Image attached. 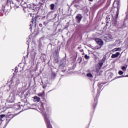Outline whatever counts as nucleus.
Here are the masks:
<instances>
[{
    "label": "nucleus",
    "mask_w": 128,
    "mask_h": 128,
    "mask_svg": "<svg viewBox=\"0 0 128 128\" xmlns=\"http://www.w3.org/2000/svg\"><path fill=\"white\" fill-rule=\"evenodd\" d=\"M82 14H78L76 16V20L78 22V23L80 22V20H82Z\"/></svg>",
    "instance_id": "39448f33"
},
{
    "label": "nucleus",
    "mask_w": 128,
    "mask_h": 128,
    "mask_svg": "<svg viewBox=\"0 0 128 128\" xmlns=\"http://www.w3.org/2000/svg\"><path fill=\"white\" fill-rule=\"evenodd\" d=\"M54 4H50V10H54Z\"/></svg>",
    "instance_id": "9b49d317"
},
{
    "label": "nucleus",
    "mask_w": 128,
    "mask_h": 128,
    "mask_svg": "<svg viewBox=\"0 0 128 128\" xmlns=\"http://www.w3.org/2000/svg\"><path fill=\"white\" fill-rule=\"evenodd\" d=\"M87 76H88L89 78H92V74L90 73H88L86 74Z\"/></svg>",
    "instance_id": "4468645a"
},
{
    "label": "nucleus",
    "mask_w": 128,
    "mask_h": 128,
    "mask_svg": "<svg viewBox=\"0 0 128 128\" xmlns=\"http://www.w3.org/2000/svg\"><path fill=\"white\" fill-rule=\"evenodd\" d=\"M40 98H38V96H34L33 97V101L34 102H40Z\"/></svg>",
    "instance_id": "20e7f679"
},
{
    "label": "nucleus",
    "mask_w": 128,
    "mask_h": 128,
    "mask_svg": "<svg viewBox=\"0 0 128 128\" xmlns=\"http://www.w3.org/2000/svg\"><path fill=\"white\" fill-rule=\"evenodd\" d=\"M120 54V52H116V54H112L111 58H118Z\"/></svg>",
    "instance_id": "0eeeda50"
},
{
    "label": "nucleus",
    "mask_w": 128,
    "mask_h": 128,
    "mask_svg": "<svg viewBox=\"0 0 128 128\" xmlns=\"http://www.w3.org/2000/svg\"><path fill=\"white\" fill-rule=\"evenodd\" d=\"M94 0H89V2H92Z\"/></svg>",
    "instance_id": "aec40b11"
},
{
    "label": "nucleus",
    "mask_w": 128,
    "mask_h": 128,
    "mask_svg": "<svg viewBox=\"0 0 128 128\" xmlns=\"http://www.w3.org/2000/svg\"><path fill=\"white\" fill-rule=\"evenodd\" d=\"M19 106L20 108V106Z\"/></svg>",
    "instance_id": "393cba45"
},
{
    "label": "nucleus",
    "mask_w": 128,
    "mask_h": 128,
    "mask_svg": "<svg viewBox=\"0 0 128 128\" xmlns=\"http://www.w3.org/2000/svg\"><path fill=\"white\" fill-rule=\"evenodd\" d=\"M38 96H42V98L44 96V93L40 92V93H38Z\"/></svg>",
    "instance_id": "2eb2a0df"
},
{
    "label": "nucleus",
    "mask_w": 128,
    "mask_h": 128,
    "mask_svg": "<svg viewBox=\"0 0 128 128\" xmlns=\"http://www.w3.org/2000/svg\"><path fill=\"white\" fill-rule=\"evenodd\" d=\"M122 70H124V72H126V66H123L122 68Z\"/></svg>",
    "instance_id": "a211bd4d"
},
{
    "label": "nucleus",
    "mask_w": 128,
    "mask_h": 128,
    "mask_svg": "<svg viewBox=\"0 0 128 128\" xmlns=\"http://www.w3.org/2000/svg\"><path fill=\"white\" fill-rule=\"evenodd\" d=\"M96 42L100 46H102L103 43H102V39L100 38H96Z\"/></svg>",
    "instance_id": "423d86ee"
},
{
    "label": "nucleus",
    "mask_w": 128,
    "mask_h": 128,
    "mask_svg": "<svg viewBox=\"0 0 128 128\" xmlns=\"http://www.w3.org/2000/svg\"><path fill=\"white\" fill-rule=\"evenodd\" d=\"M118 74H120V76H122V74H124V72L122 70H120L118 72Z\"/></svg>",
    "instance_id": "f3484780"
},
{
    "label": "nucleus",
    "mask_w": 128,
    "mask_h": 128,
    "mask_svg": "<svg viewBox=\"0 0 128 128\" xmlns=\"http://www.w3.org/2000/svg\"><path fill=\"white\" fill-rule=\"evenodd\" d=\"M84 58L86 60H88V58H90V56H88L87 54H86L84 56Z\"/></svg>",
    "instance_id": "dca6fc26"
},
{
    "label": "nucleus",
    "mask_w": 128,
    "mask_h": 128,
    "mask_svg": "<svg viewBox=\"0 0 128 128\" xmlns=\"http://www.w3.org/2000/svg\"><path fill=\"white\" fill-rule=\"evenodd\" d=\"M32 24H36V17H35L34 19H32Z\"/></svg>",
    "instance_id": "9d476101"
},
{
    "label": "nucleus",
    "mask_w": 128,
    "mask_h": 128,
    "mask_svg": "<svg viewBox=\"0 0 128 128\" xmlns=\"http://www.w3.org/2000/svg\"><path fill=\"white\" fill-rule=\"evenodd\" d=\"M14 100H16V94L11 93L8 99V102H14Z\"/></svg>",
    "instance_id": "7ed1b4c3"
},
{
    "label": "nucleus",
    "mask_w": 128,
    "mask_h": 128,
    "mask_svg": "<svg viewBox=\"0 0 128 128\" xmlns=\"http://www.w3.org/2000/svg\"><path fill=\"white\" fill-rule=\"evenodd\" d=\"M120 50H122V49L120 48H115L112 50V52H120Z\"/></svg>",
    "instance_id": "1a4fd4ad"
},
{
    "label": "nucleus",
    "mask_w": 128,
    "mask_h": 128,
    "mask_svg": "<svg viewBox=\"0 0 128 128\" xmlns=\"http://www.w3.org/2000/svg\"><path fill=\"white\" fill-rule=\"evenodd\" d=\"M44 118L45 120V122L48 128H52V125H50V121L48 120V116L46 114H44Z\"/></svg>",
    "instance_id": "f03ea898"
},
{
    "label": "nucleus",
    "mask_w": 128,
    "mask_h": 128,
    "mask_svg": "<svg viewBox=\"0 0 128 128\" xmlns=\"http://www.w3.org/2000/svg\"><path fill=\"white\" fill-rule=\"evenodd\" d=\"M120 12V8H118V9H117V12H116V16L117 17L118 16V12Z\"/></svg>",
    "instance_id": "f8f14e48"
},
{
    "label": "nucleus",
    "mask_w": 128,
    "mask_h": 128,
    "mask_svg": "<svg viewBox=\"0 0 128 128\" xmlns=\"http://www.w3.org/2000/svg\"><path fill=\"white\" fill-rule=\"evenodd\" d=\"M21 6H23V8H26L28 6V4H26V2L22 1L21 2Z\"/></svg>",
    "instance_id": "6e6552de"
},
{
    "label": "nucleus",
    "mask_w": 128,
    "mask_h": 128,
    "mask_svg": "<svg viewBox=\"0 0 128 128\" xmlns=\"http://www.w3.org/2000/svg\"><path fill=\"white\" fill-rule=\"evenodd\" d=\"M120 78H124V76H120Z\"/></svg>",
    "instance_id": "412c9836"
},
{
    "label": "nucleus",
    "mask_w": 128,
    "mask_h": 128,
    "mask_svg": "<svg viewBox=\"0 0 128 128\" xmlns=\"http://www.w3.org/2000/svg\"><path fill=\"white\" fill-rule=\"evenodd\" d=\"M126 76V77H128V76Z\"/></svg>",
    "instance_id": "5701e85b"
},
{
    "label": "nucleus",
    "mask_w": 128,
    "mask_h": 128,
    "mask_svg": "<svg viewBox=\"0 0 128 128\" xmlns=\"http://www.w3.org/2000/svg\"><path fill=\"white\" fill-rule=\"evenodd\" d=\"M117 4H118V2H117Z\"/></svg>",
    "instance_id": "b1692460"
},
{
    "label": "nucleus",
    "mask_w": 128,
    "mask_h": 128,
    "mask_svg": "<svg viewBox=\"0 0 128 128\" xmlns=\"http://www.w3.org/2000/svg\"><path fill=\"white\" fill-rule=\"evenodd\" d=\"M6 116V114H2L0 116V120H2V118Z\"/></svg>",
    "instance_id": "ddd939ff"
},
{
    "label": "nucleus",
    "mask_w": 128,
    "mask_h": 128,
    "mask_svg": "<svg viewBox=\"0 0 128 128\" xmlns=\"http://www.w3.org/2000/svg\"><path fill=\"white\" fill-rule=\"evenodd\" d=\"M102 38L106 42H110L112 40L114 39V37L110 34H106L102 36Z\"/></svg>",
    "instance_id": "f257e3e1"
},
{
    "label": "nucleus",
    "mask_w": 128,
    "mask_h": 128,
    "mask_svg": "<svg viewBox=\"0 0 128 128\" xmlns=\"http://www.w3.org/2000/svg\"><path fill=\"white\" fill-rule=\"evenodd\" d=\"M102 64H104V63H102V62L99 63V66L100 68H102Z\"/></svg>",
    "instance_id": "6ab92c4d"
},
{
    "label": "nucleus",
    "mask_w": 128,
    "mask_h": 128,
    "mask_svg": "<svg viewBox=\"0 0 128 128\" xmlns=\"http://www.w3.org/2000/svg\"><path fill=\"white\" fill-rule=\"evenodd\" d=\"M21 0V2H24V0Z\"/></svg>",
    "instance_id": "4be33fe9"
}]
</instances>
